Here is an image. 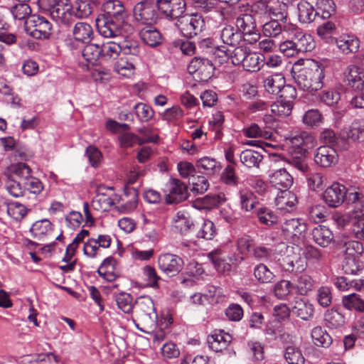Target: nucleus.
<instances>
[{
  "mask_svg": "<svg viewBox=\"0 0 364 364\" xmlns=\"http://www.w3.org/2000/svg\"><path fill=\"white\" fill-rule=\"evenodd\" d=\"M11 11L15 19L27 21L30 17L31 9L28 3L19 2L11 8Z\"/></svg>",
  "mask_w": 364,
  "mask_h": 364,
  "instance_id": "nucleus-57",
  "label": "nucleus"
},
{
  "mask_svg": "<svg viewBox=\"0 0 364 364\" xmlns=\"http://www.w3.org/2000/svg\"><path fill=\"white\" fill-rule=\"evenodd\" d=\"M323 320L326 325L331 328H337L345 322L343 315L334 309H328L325 312Z\"/></svg>",
  "mask_w": 364,
  "mask_h": 364,
  "instance_id": "nucleus-45",
  "label": "nucleus"
},
{
  "mask_svg": "<svg viewBox=\"0 0 364 364\" xmlns=\"http://www.w3.org/2000/svg\"><path fill=\"white\" fill-rule=\"evenodd\" d=\"M292 313L303 320H308L312 316L314 308L306 299L296 297L291 307Z\"/></svg>",
  "mask_w": 364,
  "mask_h": 364,
  "instance_id": "nucleus-25",
  "label": "nucleus"
},
{
  "mask_svg": "<svg viewBox=\"0 0 364 364\" xmlns=\"http://www.w3.org/2000/svg\"><path fill=\"white\" fill-rule=\"evenodd\" d=\"M139 34L142 41L151 48L159 46L164 40L159 30L151 25L142 28Z\"/></svg>",
  "mask_w": 364,
  "mask_h": 364,
  "instance_id": "nucleus-19",
  "label": "nucleus"
},
{
  "mask_svg": "<svg viewBox=\"0 0 364 364\" xmlns=\"http://www.w3.org/2000/svg\"><path fill=\"white\" fill-rule=\"evenodd\" d=\"M68 13L71 15V22L73 21V16L77 18H86L93 11V5L90 0H75L71 4L68 0Z\"/></svg>",
  "mask_w": 364,
  "mask_h": 364,
  "instance_id": "nucleus-20",
  "label": "nucleus"
},
{
  "mask_svg": "<svg viewBox=\"0 0 364 364\" xmlns=\"http://www.w3.org/2000/svg\"><path fill=\"white\" fill-rule=\"evenodd\" d=\"M100 14L110 18L112 16L117 17V18L124 21L127 17L124 6L118 0L107 1L103 4V12Z\"/></svg>",
  "mask_w": 364,
  "mask_h": 364,
  "instance_id": "nucleus-28",
  "label": "nucleus"
},
{
  "mask_svg": "<svg viewBox=\"0 0 364 364\" xmlns=\"http://www.w3.org/2000/svg\"><path fill=\"white\" fill-rule=\"evenodd\" d=\"M250 48L247 46H236L230 55L231 62L235 65H239L243 63Z\"/></svg>",
  "mask_w": 364,
  "mask_h": 364,
  "instance_id": "nucleus-63",
  "label": "nucleus"
},
{
  "mask_svg": "<svg viewBox=\"0 0 364 364\" xmlns=\"http://www.w3.org/2000/svg\"><path fill=\"white\" fill-rule=\"evenodd\" d=\"M189 183L192 185L191 191L198 194L205 193L209 187L208 181L203 176H193L189 178Z\"/></svg>",
  "mask_w": 364,
  "mask_h": 364,
  "instance_id": "nucleus-59",
  "label": "nucleus"
},
{
  "mask_svg": "<svg viewBox=\"0 0 364 364\" xmlns=\"http://www.w3.org/2000/svg\"><path fill=\"white\" fill-rule=\"evenodd\" d=\"M138 132L144 134L143 139H140L136 134L130 132L119 135L118 139L121 147L127 149L134 146L136 144L141 145L144 143H156L159 140L158 135L148 136L144 129H139Z\"/></svg>",
  "mask_w": 364,
  "mask_h": 364,
  "instance_id": "nucleus-16",
  "label": "nucleus"
},
{
  "mask_svg": "<svg viewBox=\"0 0 364 364\" xmlns=\"http://www.w3.org/2000/svg\"><path fill=\"white\" fill-rule=\"evenodd\" d=\"M348 85L355 90H364V70L356 65L348 67L346 75Z\"/></svg>",
  "mask_w": 364,
  "mask_h": 364,
  "instance_id": "nucleus-22",
  "label": "nucleus"
},
{
  "mask_svg": "<svg viewBox=\"0 0 364 364\" xmlns=\"http://www.w3.org/2000/svg\"><path fill=\"white\" fill-rule=\"evenodd\" d=\"M82 53L86 61L95 65L98 61H102V44L87 43Z\"/></svg>",
  "mask_w": 364,
  "mask_h": 364,
  "instance_id": "nucleus-34",
  "label": "nucleus"
},
{
  "mask_svg": "<svg viewBox=\"0 0 364 364\" xmlns=\"http://www.w3.org/2000/svg\"><path fill=\"white\" fill-rule=\"evenodd\" d=\"M350 223L354 236L364 240V210H354L350 215Z\"/></svg>",
  "mask_w": 364,
  "mask_h": 364,
  "instance_id": "nucleus-31",
  "label": "nucleus"
},
{
  "mask_svg": "<svg viewBox=\"0 0 364 364\" xmlns=\"http://www.w3.org/2000/svg\"><path fill=\"white\" fill-rule=\"evenodd\" d=\"M318 0L301 1L297 4L298 18L302 23L313 22L318 15L315 6H318Z\"/></svg>",
  "mask_w": 364,
  "mask_h": 364,
  "instance_id": "nucleus-15",
  "label": "nucleus"
},
{
  "mask_svg": "<svg viewBox=\"0 0 364 364\" xmlns=\"http://www.w3.org/2000/svg\"><path fill=\"white\" fill-rule=\"evenodd\" d=\"M314 284V282L309 275L304 274L298 276L296 284L298 294L306 295L312 290Z\"/></svg>",
  "mask_w": 364,
  "mask_h": 364,
  "instance_id": "nucleus-54",
  "label": "nucleus"
},
{
  "mask_svg": "<svg viewBox=\"0 0 364 364\" xmlns=\"http://www.w3.org/2000/svg\"><path fill=\"white\" fill-rule=\"evenodd\" d=\"M346 138L353 141H364V120L355 119L346 132Z\"/></svg>",
  "mask_w": 364,
  "mask_h": 364,
  "instance_id": "nucleus-46",
  "label": "nucleus"
},
{
  "mask_svg": "<svg viewBox=\"0 0 364 364\" xmlns=\"http://www.w3.org/2000/svg\"><path fill=\"white\" fill-rule=\"evenodd\" d=\"M254 276L262 284L272 282L274 278V274L264 264H257L254 268Z\"/></svg>",
  "mask_w": 364,
  "mask_h": 364,
  "instance_id": "nucleus-52",
  "label": "nucleus"
},
{
  "mask_svg": "<svg viewBox=\"0 0 364 364\" xmlns=\"http://www.w3.org/2000/svg\"><path fill=\"white\" fill-rule=\"evenodd\" d=\"M261 58L259 54L250 50L243 63L242 64L244 70L249 72H254L260 69L259 62Z\"/></svg>",
  "mask_w": 364,
  "mask_h": 364,
  "instance_id": "nucleus-55",
  "label": "nucleus"
},
{
  "mask_svg": "<svg viewBox=\"0 0 364 364\" xmlns=\"http://www.w3.org/2000/svg\"><path fill=\"white\" fill-rule=\"evenodd\" d=\"M156 1L143 0L136 3L133 9L135 20L144 24H151L158 18Z\"/></svg>",
  "mask_w": 364,
  "mask_h": 364,
  "instance_id": "nucleus-9",
  "label": "nucleus"
},
{
  "mask_svg": "<svg viewBox=\"0 0 364 364\" xmlns=\"http://www.w3.org/2000/svg\"><path fill=\"white\" fill-rule=\"evenodd\" d=\"M342 304L346 309L350 311H355L360 313L364 312V299L358 294L353 293L343 296Z\"/></svg>",
  "mask_w": 364,
  "mask_h": 364,
  "instance_id": "nucleus-37",
  "label": "nucleus"
},
{
  "mask_svg": "<svg viewBox=\"0 0 364 364\" xmlns=\"http://www.w3.org/2000/svg\"><path fill=\"white\" fill-rule=\"evenodd\" d=\"M133 313L135 326L144 333H149L158 318L154 301L149 296H141L136 299Z\"/></svg>",
  "mask_w": 364,
  "mask_h": 364,
  "instance_id": "nucleus-2",
  "label": "nucleus"
},
{
  "mask_svg": "<svg viewBox=\"0 0 364 364\" xmlns=\"http://www.w3.org/2000/svg\"><path fill=\"white\" fill-rule=\"evenodd\" d=\"M173 228L181 235H187L194 226L189 213L185 210L178 211L172 219Z\"/></svg>",
  "mask_w": 364,
  "mask_h": 364,
  "instance_id": "nucleus-21",
  "label": "nucleus"
},
{
  "mask_svg": "<svg viewBox=\"0 0 364 364\" xmlns=\"http://www.w3.org/2000/svg\"><path fill=\"white\" fill-rule=\"evenodd\" d=\"M284 358L288 364H304L305 358L299 347L286 343Z\"/></svg>",
  "mask_w": 364,
  "mask_h": 364,
  "instance_id": "nucleus-33",
  "label": "nucleus"
},
{
  "mask_svg": "<svg viewBox=\"0 0 364 364\" xmlns=\"http://www.w3.org/2000/svg\"><path fill=\"white\" fill-rule=\"evenodd\" d=\"M336 33V27L332 21H328L322 23H320V41H322L328 44H333L336 39L335 38Z\"/></svg>",
  "mask_w": 364,
  "mask_h": 364,
  "instance_id": "nucleus-40",
  "label": "nucleus"
},
{
  "mask_svg": "<svg viewBox=\"0 0 364 364\" xmlns=\"http://www.w3.org/2000/svg\"><path fill=\"white\" fill-rule=\"evenodd\" d=\"M346 194V186L335 182L326 189L323 198L329 207L337 208L344 202Z\"/></svg>",
  "mask_w": 364,
  "mask_h": 364,
  "instance_id": "nucleus-13",
  "label": "nucleus"
},
{
  "mask_svg": "<svg viewBox=\"0 0 364 364\" xmlns=\"http://www.w3.org/2000/svg\"><path fill=\"white\" fill-rule=\"evenodd\" d=\"M236 28L243 35L244 41L250 44L256 43L260 38L255 18L250 14H242L235 19Z\"/></svg>",
  "mask_w": 364,
  "mask_h": 364,
  "instance_id": "nucleus-5",
  "label": "nucleus"
},
{
  "mask_svg": "<svg viewBox=\"0 0 364 364\" xmlns=\"http://www.w3.org/2000/svg\"><path fill=\"white\" fill-rule=\"evenodd\" d=\"M4 205L8 215L16 221L21 220L28 213L26 207L18 202L6 200Z\"/></svg>",
  "mask_w": 364,
  "mask_h": 364,
  "instance_id": "nucleus-39",
  "label": "nucleus"
},
{
  "mask_svg": "<svg viewBox=\"0 0 364 364\" xmlns=\"http://www.w3.org/2000/svg\"><path fill=\"white\" fill-rule=\"evenodd\" d=\"M344 257H357L363 252V246L360 242L350 240L344 243Z\"/></svg>",
  "mask_w": 364,
  "mask_h": 364,
  "instance_id": "nucleus-56",
  "label": "nucleus"
},
{
  "mask_svg": "<svg viewBox=\"0 0 364 364\" xmlns=\"http://www.w3.org/2000/svg\"><path fill=\"white\" fill-rule=\"evenodd\" d=\"M282 232L286 238L291 240L293 243L299 242L306 230L304 223L298 218L287 220L282 225Z\"/></svg>",
  "mask_w": 364,
  "mask_h": 364,
  "instance_id": "nucleus-17",
  "label": "nucleus"
},
{
  "mask_svg": "<svg viewBox=\"0 0 364 364\" xmlns=\"http://www.w3.org/2000/svg\"><path fill=\"white\" fill-rule=\"evenodd\" d=\"M157 10L166 18H179L186 11L185 0H156Z\"/></svg>",
  "mask_w": 364,
  "mask_h": 364,
  "instance_id": "nucleus-10",
  "label": "nucleus"
},
{
  "mask_svg": "<svg viewBox=\"0 0 364 364\" xmlns=\"http://www.w3.org/2000/svg\"><path fill=\"white\" fill-rule=\"evenodd\" d=\"M117 307L125 314L133 312L134 303L132 296L127 292L122 291L114 296Z\"/></svg>",
  "mask_w": 364,
  "mask_h": 364,
  "instance_id": "nucleus-43",
  "label": "nucleus"
},
{
  "mask_svg": "<svg viewBox=\"0 0 364 364\" xmlns=\"http://www.w3.org/2000/svg\"><path fill=\"white\" fill-rule=\"evenodd\" d=\"M293 177L284 168L275 170L269 174V183L280 191H288L293 184Z\"/></svg>",
  "mask_w": 364,
  "mask_h": 364,
  "instance_id": "nucleus-18",
  "label": "nucleus"
},
{
  "mask_svg": "<svg viewBox=\"0 0 364 364\" xmlns=\"http://www.w3.org/2000/svg\"><path fill=\"white\" fill-rule=\"evenodd\" d=\"M238 198L239 205L242 210L250 212L257 208V205H259L258 198L252 191L248 189L240 190L238 193Z\"/></svg>",
  "mask_w": 364,
  "mask_h": 364,
  "instance_id": "nucleus-29",
  "label": "nucleus"
},
{
  "mask_svg": "<svg viewBox=\"0 0 364 364\" xmlns=\"http://www.w3.org/2000/svg\"><path fill=\"white\" fill-rule=\"evenodd\" d=\"M198 170L202 169V173L206 175H213L220 171L221 166L215 159L204 156L198 159L196 164Z\"/></svg>",
  "mask_w": 364,
  "mask_h": 364,
  "instance_id": "nucleus-38",
  "label": "nucleus"
},
{
  "mask_svg": "<svg viewBox=\"0 0 364 364\" xmlns=\"http://www.w3.org/2000/svg\"><path fill=\"white\" fill-rule=\"evenodd\" d=\"M208 258L218 272L230 270V265L226 263L225 253L222 250L216 249L210 252Z\"/></svg>",
  "mask_w": 364,
  "mask_h": 364,
  "instance_id": "nucleus-41",
  "label": "nucleus"
},
{
  "mask_svg": "<svg viewBox=\"0 0 364 364\" xmlns=\"http://www.w3.org/2000/svg\"><path fill=\"white\" fill-rule=\"evenodd\" d=\"M142 272L146 282V287L152 288L159 287V281L161 279V278L157 274L156 269L150 265H146L144 267Z\"/></svg>",
  "mask_w": 364,
  "mask_h": 364,
  "instance_id": "nucleus-58",
  "label": "nucleus"
},
{
  "mask_svg": "<svg viewBox=\"0 0 364 364\" xmlns=\"http://www.w3.org/2000/svg\"><path fill=\"white\" fill-rule=\"evenodd\" d=\"M120 43L109 41L102 43V61L115 59L122 51Z\"/></svg>",
  "mask_w": 364,
  "mask_h": 364,
  "instance_id": "nucleus-49",
  "label": "nucleus"
},
{
  "mask_svg": "<svg viewBox=\"0 0 364 364\" xmlns=\"http://www.w3.org/2000/svg\"><path fill=\"white\" fill-rule=\"evenodd\" d=\"M168 193L166 195V203L177 204L188 198V193L186 185L181 180L171 178L167 184Z\"/></svg>",
  "mask_w": 364,
  "mask_h": 364,
  "instance_id": "nucleus-11",
  "label": "nucleus"
},
{
  "mask_svg": "<svg viewBox=\"0 0 364 364\" xmlns=\"http://www.w3.org/2000/svg\"><path fill=\"white\" fill-rule=\"evenodd\" d=\"M176 26L183 36L187 38H192L204 30L205 23L201 15L194 14L181 16L178 19Z\"/></svg>",
  "mask_w": 364,
  "mask_h": 364,
  "instance_id": "nucleus-4",
  "label": "nucleus"
},
{
  "mask_svg": "<svg viewBox=\"0 0 364 364\" xmlns=\"http://www.w3.org/2000/svg\"><path fill=\"white\" fill-rule=\"evenodd\" d=\"M26 29L34 38L48 39L51 35L52 24L44 16L31 15L26 21Z\"/></svg>",
  "mask_w": 364,
  "mask_h": 364,
  "instance_id": "nucleus-6",
  "label": "nucleus"
},
{
  "mask_svg": "<svg viewBox=\"0 0 364 364\" xmlns=\"http://www.w3.org/2000/svg\"><path fill=\"white\" fill-rule=\"evenodd\" d=\"M334 43L344 54L356 53L360 47V41L355 36L342 35L336 39Z\"/></svg>",
  "mask_w": 364,
  "mask_h": 364,
  "instance_id": "nucleus-23",
  "label": "nucleus"
},
{
  "mask_svg": "<svg viewBox=\"0 0 364 364\" xmlns=\"http://www.w3.org/2000/svg\"><path fill=\"white\" fill-rule=\"evenodd\" d=\"M190 74L200 82H207L214 73L215 66L212 61L206 58L194 57L188 65Z\"/></svg>",
  "mask_w": 364,
  "mask_h": 364,
  "instance_id": "nucleus-8",
  "label": "nucleus"
},
{
  "mask_svg": "<svg viewBox=\"0 0 364 364\" xmlns=\"http://www.w3.org/2000/svg\"><path fill=\"white\" fill-rule=\"evenodd\" d=\"M240 159L241 163L247 168H259V164L263 159V155L258 151L246 149L241 152Z\"/></svg>",
  "mask_w": 364,
  "mask_h": 364,
  "instance_id": "nucleus-36",
  "label": "nucleus"
},
{
  "mask_svg": "<svg viewBox=\"0 0 364 364\" xmlns=\"http://www.w3.org/2000/svg\"><path fill=\"white\" fill-rule=\"evenodd\" d=\"M11 171L23 181L31 175V168L26 163L18 162L10 165Z\"/></svg>",
  "mask_w": 364,
  "mask_h": 364,
  "instance_id": "nucleus-61",
  "label": "nucleus"
},
{
  "mask_svg": "<svg viewBox=\"0 0 364 364\" xmlns=\"http://www.w3.org/2000/svg\"><path fill=\"white\" fill-rule=\"evenodd\" d=\"M304 65L298 72L292 70L291 73L299 88L307 92L304 96L305 102H315L318 100V61L308 58Z\"/></svg>",
  "mask_w": 364,
  "mask_h": 364,
  "instance_id": "nucleus-1",
  "label": "nucleus"
},
{
  "mask_svg": "<svg viewBox=\"0 0 364 364\" xmlns=\"http://www.w3.org/2000/svg\"><path fill=\"white\" fill-rule=\"evenodd\" d=\"M285 77L282 73H277L270 75L264 80V87L269 94L277 95L284 87Z\"/></svg>",
  "mask_w": 364,
  "mask_h": 364,
  "instance_id": "nucleus-26",
  "label": "nucleus"
},
{
  "mask_svg": "<svg viewBox=\"0 0 364 364\" xmlns=\"http://www.w3.org/2000/svg\"><path fill=\"white\" fill-rule=\"evenodd\" d=\"M282 22L272 19L262 26L263 34L269 38H276L282 33Z\"/></svg>",
  "mask_w": 364,
  "mask_h": 364,
  "instance_id": "nucleus-53",
  "label": "nucleus"
},
{
  "mask_svg": "<svg viewBox=\"0 0 364 364\" xmlns=\"http://www.w3.org/2000/svg\"><path fill=\"white\" fill-rule=\"evenodd\" d=\"M133 111L136 118L141 122L150 121L154 115V111L152 107L143 102L136 103L133 107Z\"/></svg>",
  "mask_w": 364,
  "mask_h": 364,
  "instance_id": "nucleus-44",
  "label": "nucleus"
},
{
  "mask_svg": "<svg viewBox=\"0 0 364 364\" xmlns=\"http://www.w3.org/2000/svg\"><path fill=\"white\" fill-rule=\"evenodd\" d=\"M255 214L261 225L271 227L278 223L277 215L270 208L260 206L255 209Z\"/></svg>",
  "mask_w": 364,
  "mask_h": 364,
  "instance_id": "nucleus-32",
  "label": "nucleus"
},
{
  "mask_svg": "<svg viewBox=\"0 0 364 364\" xmlns=\"http://www.w3.org/2000/svg\"><path fill=\"white\" fill-rule=\"evenodd\" d=\"M363 268V262L357 257H344L342 269L346 274H358Z\"/></svg>",
  "mask_w": 364,
  "mask_h": 364,
  "instance_id": "nucleus-50",
  "label": "nucleus"
},
{
  "mask_svg": "<svg viewBox=\"0 0 364 364\" xmlns=\"http://www.w3.org/2000/svg\"><path fill=\"white\" fill-rule=\"evenodd\" d=\"M299 53H306L311 51L316 47V42L313 37L309 34L304 32L301 33L299 37L295 39Z\"/></svg>",
  "mask_w": 364,
  "mask_h": 364,
  "instance_id": "nucleus-51",
  "label": "nucleus"
},
{
  "mask_svg": "<svg viewBox=\"0 0 364 364\" xmlns=\"http://www.w3.org/2000/svg\"><path fill=\"white\" fill-rule=\"evenodd\" d=\"M38 5L42 11L48 12L57 23L65 26L71 24L68 0H38Z\"/></svg>",
  "mask_w": 364,
  "mask_h": 364,
  "instance_id": "nucleus-3",
  "label": "nucleus"
},
{
  "mask_svg": "<svg viewBox=\"0 0 364 364\" xmlns=\"http://www.w3.org/2000/svg\"><path fill=\"white\" fill-rule=\"evenodd\" d=\"M302 122L306 128L316 129L318 127V109L307 110L302 117Z\"/></svg>",
  "mask_w": 364,
  "mask_h": 364,
  "instance_id": "nucleus-62",
  "label": "nucleus"
},
{
  "mask_svg": "<svg viewBox=\"0 0 364 364\" xmlns=\"http://www.w3.org/2000/svg\"><path fill=\"white\" fill-rule=\"evenodd\" d=\"M94 31L90 24L86 22H77L73 28V38L82 43H90L93 38Z\"/></svg>",
  "mask_w": 364,
  "mask_h": 364,
  "instance_id": "nucleus-24",
  "label": "nucleus"
},
{
  "mask_svg": "<svg viewBox=\"0 0 364 364\" xmlns=\"http://www.w3.org/2000/svg\"><path fill=\"white\" fill-rule=\"evenodd\" d=\"M158 264L164 273L168 277H173L182 269L183 261L176 255L165 253L159 255Z\"/></svg>",
  "mask_w": 364,
  "mask_h": 364,
  "instance_id": "nucleus-12",
  "label": "nucleus"
},
{
  "mask_svg": "<svg viewBox=\"0 0 364 364\" xmlns=\"http://www.w3.org/2000/svg\"><path fill=\"white\" fill-rule=\"evenodd\" d=\"M171 45L174 48H178L183 54L187 55H193L196 49L195 43L188 40L176 39L171 43Z\"/></svg>",
  "mask_w": 364,
  "mask_h": 364,
  "instance_id": "nucleus-64",
  "label": "nucleus"
},
{
  "mask_svg": "<svg viewBox=\"0 0 364 364\" xmlns=\"http://www.w3.org/2000/svg\"><path fill=\"white\" fill-rule=\"evenodd\" d=\"M297 203L296 195L288 191H281L279 195L275 198V205L277 209L286 212L292 211Z\"/></svg>",
  "mask_w": 364,
  "mask_h": 364,
  "instance_id": "nucleus-27",
  "label": "nucleus"
},
{
  "mask_svg": "<svg viewBox=\"0 0 364 364\" xmlns=\"http://www.w3.org/2000/svg\"><path fill=\"white\" fill-rule=\"evenodd\" d=\"M263 7L265 8L269 15L274 18L273 19L284 22L287 21L288 16V10L284 8V6H282L279 3H277L274 6H268L263 2H259Z\"/></svg>",
  "mask_w": 364,
  "mask_h": 364,
  "instance_id": "nucleus-47",
  "label": "nucleus"
},
{
  "mask_svg": "<svg viewBox=\"0 0 364 364\" xmlns=\"http://www.w3.org/2000/svg\"><path fill=\"white\" fill-rule=\"evenodd\" d=\"M302 134L295 135L285 139L286 145L288 147L289 152L293 155H305V148L304 147V141Z\"/></svg>",
  "mask_w": 364,
  "mask_h": 364,
  "instance_id": "nucleus-42",
  "label": "nucleus"
},
{
  "mask_svg": "<svg viewBox=\"0 0 364 364\" xmlns=\"http://www.w3.org/2000/svg\"><path fill=\"white\" fill-rule=\"evenodd\" d=\"M53 230V224L48 219H42L35 222L30 228L33 238L41 240Z\"/></svg>",
  "mask_w": 364,
  "mask_h": 364,
  "instance_id": "nucleus-35",
  "label": "nucleus"
},
{
  "mask_svg": "<svg viewBox=\"0 0 364 364\" xmlns=\"http://www.w3.org/2000/svg\"><path fill=\"white\" fill-rule=\"evenodd\" d=\"M220 38L225 44L237 46L244 41L243 35L232 26H225L220 32Z\"/></svg>",
  "mask_w": 364,
  "mask_h": 364,
  "instance_id": "nucleus-30",
  "label": "nucleus"
},
{
  "mask_svg": "<svg viewBox=\"0 0 364 364\" xmlns=\"http://www.w3.org/2000/svg\"><path fill=\"white\" fill-rule=\"evenodd\" d=\"M232 336L222 329H215L207 338V342L210 349L215 352H222L227 349L232 342Z\"/></svg>",
  "mask_w": 364,
  "mask_h": 364,
  "instance_id": "nucleus-14",
  "label": "nucleus"
},
{
  "mask_svg": "<svg viewBox=\"0 0 364 364\" xmlns=\"http://www.w3.org/2000/svg\"><path fill=\"white\" fill-rule=\"evenodd\" d=\"M124 23L125 21L117 17L110 18L100 14L95 19L97 31L105 38H114L121 35Z\"/></svg>",
  "mask_w": 364,
  "mask_h": 364,
  "instance_id": "nucleus-7",
  "label": "nucleus"
},
{
  "mask_svg": "<svg viewBox=\"0 0 364 364\" xmlns=\"http://www.w3.org/2000/svg\"><path fill=\"white\" fill-rule=\"evenodd\" d=\"M216 233L214 223L210 220H204L197 233V237L205 240H212Z\"/></svg>",
  "mask_w": 364,
  "mask_h": 364,
  "instance_id": "nucleus-60",
  "label": "nucleus"
},
{
  "mask_svg": "<svg viewBox=\"0 0 364 364\" xmlns=\"http://www.w3.org/2000/svg\"><path fill=\"white\" fill-rule=\"evenodd\" d=\"M294 102H289L279 99L271 105L272 112L279 117L284 118L291 114Z\"/></svg>",
  "mask_w": 364,
  "mask_h": 364,
  "instance_id": "nucleus-48",
  "label": "nucleus"
}]
</instances>
